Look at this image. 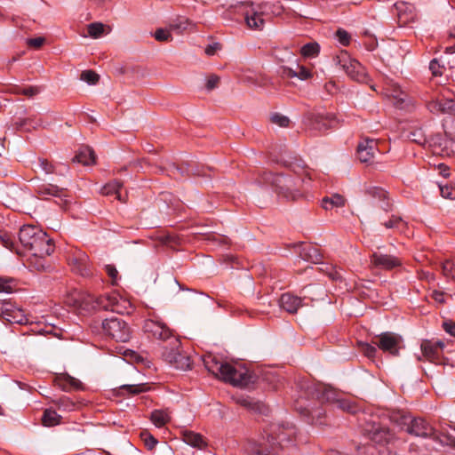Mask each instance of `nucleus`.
Returning a JSON list of instances; mask_svg holds the SVG:
<instances>
[{"label":"nucleus","instance_id":"obj_12","mask_svg":"<svg viewBox=\"0 0 455 455\" xmlns=\"http://www.w3.org/2000/svg\"><path fill=\"white\" fill-rule=\"evenodd\" d=\"M68 264L73 272L82 276L88 277L92 275V271L89 264V258L85 252L80 250H76L68 256Z\"/></svg>","mask_w":455,"mask_h":455},{"label":"nucleus","instance_id":"obj_30","mask_svg":"<svg viewBox=\"0 0 455 455\" xmlns=\"http://www.w3.org/2000/svg\"><path fill=\"white\" fill-rule=\"evenodd\" d=\"M182 436L184 442L193 447L201 449L206 445L203 436L200 434L195 433L193 431L184 430L182 432Z\"/></svg>","mask_w":455,"mask_h":455},{"label":"nucleus","instance_id":"obj_27","mask_svg":"<svg viewBox=\"0 0 455 455\" xmlns=\"http://www.w3.org/2000/svg\"><path fill=\"white\" fill-rule=\"evenodd\" d=\"M299 257L312 263H318L321 259L318 249L313 244H305L299 251Z\"/></svg>","mask_w":455,"mask_h":455},{"label":"nucleus","instance_id":"obj_37","mask_svg":"<svg viewBox=\"0 0 455 455\" xmlns=\"http://www.w3.org/2000/svg\"><path fill=\"white\" fill-rule=\"evenodd\" d=\"M320 52V45L316 42H311L303 45L300 49V54L305 58H315Z\"/></svg>","mask_w":455,"mask_h":455},{"label":"nucleus","instance_id":"obj_52","mask_svg":"<svg viewBox=\"0 0 455 455\" xmlns=\"http://www.w3.org/2000/svg\"><path fill=\"white\" fill-rule=\"evenodd\" d=\"M443 67L439 64L436 59L431 60L429 64V69L431 70L433 76H441L443 75Z\"/></svg>","mask_w":455,"mask_h":455},{"label":"nucleus","instance_id":"obj_40","mask_svg":"<svg viewBox=\"0 0 455 455\" xmlns=\"http://www.w3.org/2000/svg\"><path fill=\"white\" fill-rule=\"evenodd\" d=\"M105 31V26L100 22H92L87 26L88 35L92 38L100 37Z\"/></svg>","mask_w":455,"mask_h":455},{"label":"nucleus","instance_id":"obj_38","mask_svg":"<svg viewBox=\"0 0 455 455\" xmlns=\"http://www.w3.org/2000/svg\"><path fill=\"white\" fill-rule=\"evenodd\" d=\"M121 188H122V183L117 180H114L112 182L106 184L101 188V194L104 196H110V195L116 194V198L118 200H121V196H120Z\"/></svg>","mask_w":455,"mask_h":455},{"label":"nucleus","instance_id":"obj_6","mask_svg":"<svg viewBox=\"0 0 455 455\" xmlns=\"http://www.w3.org/2000/svg\"><path fill=\"white\" fill-rule=\"evenodd\" d=\"M67 303L86 312L102 309V296L95 297L88 291H74L69 294Z\"/></svg>","mask_w":455,"mask_h":455},{"label":"nucleus","instance_id":"obj_45","mask_svg":"<svg viewBox=\"0 0 455 455\" xmlns=\"http://www.w3.org/2000/svg\"><path fill=\"white\" fill-rule=\"evenodd\" d=\"M270 121L273 124L278 125L279 127H283V128L288 127L290 124V119L287 116H283L279 113L273 114L270 116Z\"/></svg>","mask_w":455,"mask_h":455},{"label":"nucleus","instance_id":"obj_35","mask_svg":"<svg viewBox=\"0 0 455 455\" xmlns=\"http://www.w3.org/2000/svg\"><path fill=\"white\" fill-rule=\"evenodd\" d=\"M334 407L351 414H355L358 411V406L355 403L342 398L341 396H339V400H337V403Z\"/></svg>","mask_w":455,"mask_h":455},{"label":"nucleus","instance_id":"obj_63","mask_svg":"<svg viewBox=\"0 0 455 455\" xmlns=\"http://www.w3.org/2000/svg\"><path fill=\"white\" fill-rule=\"evenodd\" d=\"M432 299L438 302V303H443L444 302V293L439 291H434L431 294Z\"/></svg>","mask_w":455,"mask_h":455},{"label":"nucleus","instance_id":"obj_41","mask_svg":"<svg viewBox=\"0 0 455 455\" xmlns=\"http://www.w3.org/2000/svg\"><path fill=\"white\" fill-rule=\"evenodd\" d=\"M357 346H358V348H359V351L366 357L370 358V359H372L374 358L376 353H377V349L374 346L369 344V343H365V342H358L357 343Z\"/></svg>","mask_w":455,"mask_h":455},{"label":"nucleus","instance_id":"obj_47","mask_svg":"<svg viewBox=\"0 0 455 455\" xmlns=\"http://www.w3.org/2000/svg\"><path fill=\"white\" fill-rule=\"evenodd\" d=\"M320 270L326 273V275L333 281L341 279L340 273L333 266L324 265L323 267H320Z\"/></svg>","mask_w":455,"mask_h":455},{"label":"nucleus","instance_id":"obj_46","mask_svg":"<svg viewBox=\"0 0 455 455\" xmlns=\"http://www.w3.org/2000/svg\"><path fill=\"white\" fill-rule=\"evenodd\" d=\"M121 388L132 395H138L148 390L147 384L124 385Z\"/></svg>","mask_w":455,"mask_h":455},{"label":"nucleus","instance_id":"obj_43","mask_svg":"<svg viewBox=\"0 0 455 455\" xmlns=\"http://www.w3.org/2000/svg\"><path fill=\"white\" fill-rule=\"evenodd\" d=\"M34 164L36 168H39L42 172H44L46 174H51L54 172L53 164L45 158H38V160L35 162Z\"/></svg>","mask_w":455,"mask_h":455},{"label":"nucleus","instance_id":"obj_13","mask_svg":"<svg viewBox=\"0 0 455 455\" xmlns=\"http://www.w3.org/2000/svg\"><path fill=\"white\" fill-rule=\"evenodd\" d=\"M405 424L408 423L406 431L415 436L427 437L433 434V427L423 419H411L408 416L402 417Z\"/></svg>","mask_w":455,"mask_h":455},{"label":"nucleus","instance_id":"obj_61","mask_svg":"<svg viewBox=\"0 0 455 455\" xmlns=\"http://www.w3.org/2000/svg\"><path fill=\"white\" fill-rule=\"evenodd\" d=\"M443 327L444 331L451 336L455 337V323L452 321L443 322Z\"/></svg>","mask_w":455,"mask_h":455},{"label":"nucleus","instance_id":"obj_29","mask_svg":"<svg viewBox=\"0 0 455 455\" xmlns=\"http://www.w3.org/2000/svg\"><path fill=\"white\" fill-rule=\"evenodd\" d=\"M95 159V153L89 147L82 148L74 157V161L80 163L84 165H90L94 164Z\"/></svg>","mask_w":455,"mask_h":455},{"label":"nucleus","instance_id":"obj_22","mask_svg":"<svg viewBox=\"0 0 455 455\" xmlns=\"http://www.w3.org/2000/svg\"><path fill=\"white\" fill-rule=\"evenodd\" d=\"M36 192L38 197L44 200L50 196L61 197L65 196V189L52 184H41L37 186Z\"/></svg>","mask_w":455,"mask_h":455},{"label":"nucleus","instance_id":"obj_20","mask_svg":"<svg viewBox=\"0 0 455 455\" xmlns=\"http://www.w3.org/2000/svg\"><path fill=\"white\" fill-rule=\"evenodd\" d=\"M337 124L334 116L331 115H313L311 118V125L315 130L325 132L333 128Z\"/></svg>","mask_w":455,"mask_h":455},{"label":"nucleus","instance_id":"obj_4","mask_svg":"<svg viewBox=\"0 0 455 455\" xmlns=\"http://www.w3.org/2000/svg\"><path fill=\"white\" fill-rule=\"evenodd\" d=\"M170 346L164 347L163 358L178 370L187 371L191 368L190 357L180 350V341L178 338H172Z\"/></svg>","mask_w":455,"mask_h":455},{"label":"nucleus","instance_id":"obj_19","mask_svg":"<svg viewBox=\"0 0 455 455\" xmlns=\"http://www.w3.org/2000/svg\"><path fill=\"white\" fill-rule=\"evenodd\" d=\"M428 110L435 115L451 114L455 112V102L452 100H432L427 103Z\"/></svg>","mask_w":455,"mask_h":455},{"label":"nucleus","instance_id":"obj_11","mask_svg":"<svg viewBox=\"0 0 455 455\" xmlns=\"http://www.w3.org/2000/svg\"><path fill=\"white\" fill-rule=\"evenodd\" d=\"M0 316L11 323L25 324L28 322L24 311L7 300L0 301Z\"/></svg>","mask_w":455,"mask_h":455},{"label":"nucleus","instance_id":"obj_2","mask_svg":"<svg viewBox=\"0 0 455 455\" xmlns=\"http://www.w3.org/2000/svg\"><path fill=\"white\" fill-rule=\"evenodd\" d=\"M19 241L28 253L36 251L41 255H51L55 249L48 235L34 225H24L20 228Z\"/></svg>","mask_w":455,"mask_h":455},{"label":"nucleus","instance_id":"obj_28","mask_svg":"<svg viewBox=\"0 0 455 455\" xmlns=\"http://www.w3.org/2000/svg\"><path fill=\"white\" fill-rule=\"evenodd\" d=\"M49 255H41L37 252L29 253V257L28 259V263L29 267L36 270V271H44L48 267L46 258Z\"/></svg>","mask_w":455,"mask_h":455},{"label":"nucleus","instance_id":"obj_56","mask_svg":"<svg viewBox=\"0 0 455 455\" xmlns=\"http://www.w3.org/2000/svg\"><path fill=\"white\" fill-rule=\"evenodd\" d=\"M16 93H18V94L20 93V94L26 95L28 97H33V96L36 95L37 93H39V89L36 86H29L25 89L16 90Z\"/></svg>","mask_w":455,"mask_h":455},{"label":"nucleus","instance_id":"obj_25","mask_svg":"<svg viewBox=\"0 0 455 455\" xmlns=\"http://www.w3.org/2000/svg\"><path fill=\"white\" fill-rule=\"evenodd\" d=\"M381 225L387 229H392L394 231L403 233L407 229V222L398 215H392L388 220H383Z\"/></svg>","mask_w":455,"mask_h":455},{"label":"nucleus","instance_id":"obj_59","mask_svg":"<svg viewBox=\"0 0 455 455\" xmlns=\"http://www.w3.org/2000/svg\"><path fill=\"white\" fill-rule=\"evenodd\" d=\"M236 403L249 409H255L257 406L249 397H239L236 399Z\"/></svg>","mask_w":455,"mask_h":455},{"label":"nucleus","instance_id":"obj_58","mask_svg":"<svg viewBox=\"0 0 455 455\" xmlns=\"http://www.w3.org/2000/svg\"><path fill=\"white\" fill-rule=\"evenodd\" d=\"M408 139L411 141L416 142L419 145L424 144L426 141L424 136L422 135V133L419 131L410 132V134L408 135Z\"/></svg>","mask_w":455,"mask_h":455},{"label":"nucleus","instance_id":"obj_5","mask_svg":"<svg viewBox=\"0 0 455 455\" xmlns=\"http://www.w3.org/2000/svg\"><path fill=\"white\" fill-rule=\"evenodd\" d=\"M103 332L117 342H127L132 337V331L125 321L121 318H108L102 321Z\"/></svg>","mask_w":455,"mask_h":455},{"label":"nucleus","instance_id":"obj_17","mask_svg":"<svg viewBox=\"0 0 455 455\" xmlns=\"http://www.w3.org/2000/svg\"><path fill=\"white\" fill-rule=\"evenodd\" d=\"M443 347L444 343L441 340L433 341L424 339L420 345L423 356L429 362L433 363L439 362Z\"/></svg>","mask_w":455,"mask_h":455},{"label":"nucleus","instance_id":"obj_24","mask_svg":"<svg viewBox=\"0 0 455 455\" xmlns=\"http://www.w3.org/2000/svg\"><path fill=\"white\" fill-rule=\"evenodd\" d=\"M282 75L289 78L298 77L300 80H307L312 76V73L304 66H296V69L288 67H282Z\"/></svg>","mask_w":455,"mask_h":455},{"label":"nucleus","instance_id":"obj_44","mask_svg":"<svg viewBox=\"0 0 455 455\" xmlns=\"http://www.w3.org/2000/svg\"><path fill=\"white\" fill-rule=\"evenodd\" d=\"M81 80L90 84H95L100 79V76L93 70H84L81 73Z\"/></svg>","mask_w":455,"mask_h":455},{"label":"nucleus","instance_id":"obj_3","mask_svg":"<svg viewBox=\"0 0 455 455\" xmlns=\"http://www.w3.org/2000/svg\"><path fill=\"white\" fill-rule=\"evenodd\" d=\"M261 180L270 185L279 197L286 201H296L302 197L299 188L302 180L299 178L264 172Z\"/></svg>","mask_w":455,"mask_h":455},{"label":"nucleus","instance_id":"obj_62","mask_svg":"<svg viewBox=\"0 0 455 455\" xmlns=\"http://www.w3.org/2000/svg\"><path fill=\"white\" fill-rule=\"evenodd\" d=\"M105 269L109 277H111L113 280L116 278L118 272L113 265H107Z\"/></svg>","mask_w":455,"mask_h":455},{"label":"nucleus","instance_id":"obj_16","mask_svg":"<svg viewBox=\"0 0 455 455\" xmlns=\"http://www.w3.org/2000/svg\"><path fill=\"white\" fill-rule=\"evenodd\" d=\"M371 263L376 267L392 270L402 266V259L395 255L373 252L371 256Z\"/></svg>","mask_w":455,"mask_h":455},{"label":"nucleus","instance_id":"obj_39","mask_svg":"<svg viewBox=\"0 0 455 455\" xmlns=\"http://www.w3.org/2000/svg\"><path fill=\"white\" fill-rule=\"evenodd\" d=\"M17 289V282L11 277L0 276V292L11 293Z\"/></svg>","mask_w":455,"mask_h":455},{"label":"nucleus","instance_id":"obj_55","mask_svg":"<svg viewBox=\"0 0 455 455\" xmlns=\"http://www.w3.org/2000/svg\"><path fill=\"white\" fill-rule=\"evenodd\" d=\"M440 443L455 449V437L450 435H441L437 438Z\"/></svg>","mask_w":455,"mask_h":455},{"label":"nucleus","instance_id":"obj_50","mask_svg":"<svg viewBox=\"0 0 455 455\" xmlns=\"http://www.w3.org/2000/svg\"><path fill=\"white\" fill-rule=\"evenodd\" d=\"M336 36L338 41L344 46H347L350 44L351 36L344 29L339 28L336 31Z\"/></svg>","mask_w":455,"mask_h":455},{"label":"nucleus","instance_id":"obj_14","mask_svg":"<svg viewBox=\"0 0 455 455\" xmlns=\"http://www.w3.org/2000/svg\"><path fill=\"white\" fill-rule=\"evenodd\" d=\"M378 341H372L379 349L388 352L392 355L399 354V344L401 338L393 332H383L378 337Z\"/></svg>","mask_w":455,"mask_h":455},{"label":"nucleus","instance_id":"obj_9","mask_svg":"<svg viewBox=\"0 0 455 455\" xmlns=\"http://www.w3.org/2000/svg\"><path fill=\"white\" fill-rule=\"evenodd\" d=\"M143 331L148 337L163 341H172L176 338L167 324L160 320L147 319L144 321Z\"/></svg>","mask_w":455,"mask_h":455},{"label":"nucleus","instance_id":"obj_33","mask_svg":"<svg viewBox=\"0 0 455 455\" xmlns=\"http://www.w3.org/2000/svg\"><path fill=\"white\" fill-rule=\"evenodd\" d=\"M170 419L168 412L163 410H155L150 417L151 421L157 427H164L170 421Z\"/></svg>","mask_w":455,"mask_h":455},{"label":"nucleus","instance_id":"obj_57","mask_svg":"<svg viewBox=\"0 0 455 455\" xmlns=\"http://www.w3.org/2000/svg\"><path fill=\"white\" fill-rule=\"evenodd\" d=\"M220 76H218L216 75L209 76L207 78L206 85H205L207 90L212 91L214 88H216L220 83Z\"/></svg>","mask_w":455,"mask_h":455},{"label":"nucleus","instance_id":"obj_23","mask_svg":"<svg viewBox=\"0 0 455 455\" xmlns=\"http://www.w3.org/2000/svg\"><path fill=\"white\" fill-rule=\"evenodd\" d=\"M301 299L291 293H284L281 296L279 303L280 307L290 314L297 313L301 306Z\"/></svg>","mask_w":455,"mask_h":455},{"label":"nucleus","instance_id":"obj_1","mask_svg":"<svg viewBox=\"0 0 455 455\" xmlns=\"http://www.w3.org/2000/svg\"><path fill=\"white\" fill-rule=\"evenodd\" d=\"M204 363L207 371L217 379L235 387H246L253 383V376L247 369L220 362L212 355H206Z\"/></svg>","mask_w":455,"mask_h":455},{"label":"nucleus","instance_id":"obj_53","mask_svg":"<svg viewBox=\"0 0 455 455\" xmlns=\"http://www.w3.org/2000/svg\"><path fill=\"white\" fill-rule=\"evenodd\" d=\"M56 404L59 408H64L65 410H73L75 403L67 396L60 397Z\"/></svg>","mask_w":455,"mask_h":455},{"label":"nucleus","instance_id":"obj_21","mask_svg":"<svg viewBox=\"0 0 455 455\" xmlns=\"http://www.w3.org/2000/svg\"><path fill=\"white\" fill-rule=\"evenodd\" d=\"M365 193L373 199L378 200L379 207L387 212L391 209V203L388 201L387 192L381 188L370 187Z\"/></svg>","mask_w":455,"mask_h":455},{"label":"nucleus","instance_id":"obj_42","mask_svg":"<svg viewBox=\"0 0 455 455\" xmlns=\"http://www.w3.org/2000/svg\"><path fill=\"white\" fill-rule=\"evenodd\" d=\"M442 271L445 277L455 282V263L452 260H445L442 265Z\"/></svg>","mask_w":455,"mask_h":455},{"label":"nucleus","instance_id":"obj_7","mask_svg":"<svg viewBox=\"0 0 455 455\" xmlns=\"http://www.w3.org/2000/svg\"><path fill=\"white\" fill-rule=\"evenodd\" d=\"M334 61L353 80L360 83L367 82V74L364 67L356 60L351 59L346 52H342L339 55L336 56Z\"/></svg>","mask_w":455,"mask_h":455},{"label":"nucleus","instance_id":"obj_10","mask_svg":"<svg viewBox=\"0 0 455 455\" xmlns=\"http://www.w3.org/2000/svg\"><path fill=\"white\" fill-rule=\"evenodd\" d=\"M104 310H110L120 315L130 314L132 310L131 302L116 292L102 295Z\"/></svg>","mask_w":455,"mask_h":455},{"label":"nucleus","instance_id":"obj_36","mask_svg":"<svg viewBox=\"0 0 455 455\" xmlns=\"http://www.w3.org/2000/svg\"><path fill=\"white\" fill-rule=\"evenodd\" d=\"M339 394L335 389L330 387H325L321 392L320 400L322 401V403H329L335 406L337 400H339Z\"/></svg>","mask_w":455,"mask_h":455},{"label":"nucleus","instance_id":"obj_64","mask_svg":"<svg viewBox=\"0 0 455 455\" xmlns=\"http://www.w3.org/2000/svg\"><path fill=\"white\" fill-rule=\"evenodd\" d=\"M445 148H448V145L451 147V152L455 153V135L454 138H451L450 140H445L444 141Z\"/></svg>","mask_w":455,"mask_h":455},{"label":"nucleus","instance_id":"obj_31","mask_svg":"<svg viewBox=\"0 0 455 455\" xmlns=\"http://www.w3.org/2000/svg\"><path fill=\"white\" fill-rule=\"evenodd\" d=\"M245 22L247 26L251 29H261L264 25V20L262 18V13L253 12H247L245 13Z\"/></svg>","mask_w":455,"mask_h":455},{"label":"nucleus","instance_id":"obj_15","mask_svg":"<svg viewBox=\"0 0 455 455\" xmlns=\"http://www.w3.org/2000/svg\"><path fill=\"white\" fill-rule=\"evenodd\" d=\"M378 150L377 140L369 138L362 139L356 150L359 161L364 164L371 163Z\"/></svg>","mask_w":455,"mask_h":455},{"label":"nucleus","instance_id":"obj_32","mask_svg":"<svg viewBox=\"0 0 455 455\" xmlns=\"http://www.w3.org/2000/svg\"><path fill=\"white\" fill-rule=\"evenodd\" d=\"M346 199L339 194H334L330 197H324L322 200V206L325 210H331L333 208L343 207L345 205Z\"/></svg>","mask_w":455,"mask_h":455},{"label":"nucleus","instance_id":"obj_8","mask_svg":"<svg viewBox=\"0 0 455 455\" xmlns=\"http://www.w3.org/2000/svg\"><path fill=\"white\" fill-rule=\"evenodd\" d=\"M362 427L363 435L376 443L387 444L394 439V434L379 421L369 419Z\"/></svg>","mask_w":455,"mask_h":455},{"label":"nucleus","instance_id":"obj_26","mask_svg":"<svg viewBox=\"0 0 455 455\" xmlns=\"http://www.w3.org/2000/svg\"><path fill=\"white\" fill-rule=\"evenodd\" d=\"M394 98V105L401 109H411L413 108V103L411 99L403 92L399 89H395L394 93L392 94Z\"/></svg>","mask_w":455,"mask_h":455},{"label":"nucleus","instance_id":"obj_51","mask_svg":"<svg viewBox=\"0 0 455 455\" xmlns=\"http://www.w3.org/2000/svg\"><path fill=\"white\" fill-rule=\"evenodd\" d=\"M441 195L443 198L452 199L455 197V190L451 186L440 185L439 186Z\"/></svg>","mask_w":455,"mask_h":455},{"label":"nucleus","instance_id":"obj_34","mask_svg":"<svg viewBox=\"0 0 455 455\" xmlns=\"http://www.w3.org/2000/svg\"><path fill=\"white\" fill-rule=\"evenodd\" d=\"M60 421V416L53 410L46 409L42 417L43 425L45 427L56 426Z\"/></svg>","mask_w":455,"mask_h":455},{"label":"nucleus","instance_id":"obj_49","mask_svg":"<svg viewBox=\"0 0 455 455\" xmlns=\"http://www.w3.org/2000/svg\"><path fill=\"white\" fill-rule=\"evenodd\" d=\"M0 239L4 247L12 251L14 250V243L10 235H8L7 233H0ZM15 251L17 254H21V252L18 249H15Z\"/></svg>","mask_w":455,"mask_h":455},{"label":"nucleus","instance_id":"obj_18","mask_svg":"<svg viewBox=\"0 0 455 455\" xmlns=\"http://www.w3.org/2000/svg\"><path fill=\"white\" fill-rule=\"evenodd\" d=\"M53 383L65 392L84 389L83 383L68 373H61L55 376Z\"/></svg>","mask_w":455,"mask_h":455},{"label":"nucleus","instance_id":"obj_48","mask_svg":"<svg viewBox=\"0 0 455 455\" xmlns=\"http://www.w3.org/2000/svg\"><path fill=\"white\" fill-rule=\"evenodd\" d=\"M156 40L159 42H168L172 39V34L169 29L158 28L154 35Z\"/></svg>","mask_w":455,"mask_h":455},{"label":"nucleus","instance_id":"obj_54","mask_svg":"<svg viewBox=\"0 0 455 455\" xmlns=\"http://www.w3.org/2000/svg\"><path fill=\"white\" fill-rule=\"evenodd\" d=\"M141 437L144 440L145 445L148 449L152 450L157 443V440L148 433H142Z\"/></svg>","mask_w":455,"mask_h":455},{"label":"nucleus","instance_id":"obj_60","mask_svg":"<svg viewBox=\"0 0 455 455\" xmlns=\"http://www.w3.org/2000/svg\"><path fill=\"white\" fill-rule=\"evenodd\" d=\"M44 43V37L30 38V39H28V41H27L28 45L30 47H33V48H40Z\"/></svg>","mask_w":455,"mask_h":455}]
</instances>
